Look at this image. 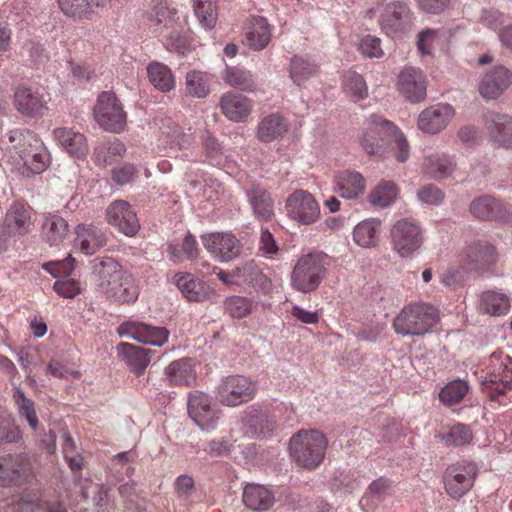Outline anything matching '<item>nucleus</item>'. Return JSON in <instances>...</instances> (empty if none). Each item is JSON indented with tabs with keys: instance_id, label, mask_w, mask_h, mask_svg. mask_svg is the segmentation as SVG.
Instances as JSON below:
<instances>
[{
	"instance_id": "obj_1",
	"label": "nucleus",
	"mask_w": 512,
	"mask_h": 512,
	"mask_svg": "<svg viewBox=\"0 0 512 512\" xmlns=\"http://www.w3.org/2000/svg\"><path fill=\"white\" fill-rule=\"evenodd\" d=\"M92 275L101 291L118 303H132L138 298V288L131 276L111 257L96 258L92 262Z\"/></svg>"
},
{
	"instance_id": "obj_2",
	"label": "nucleus",
	"mask_w": 512,
	"mask_h": 512,
	"mask_svg": "<svg viewBox=\"0 0 512 512\" xmlns=\"http://www.w3.org/2000/svg\"><path fill=\"white\" fill-rule=\"evenodd\" d=\"M328 441L317 430H300L289 440V454L297 466L312 471L323 462Z\"/></svg>"
},
{
	"instance_id": "obj_3",
	"label": "nucleus",
	"mask_w": 512,
	"mask_h": 512,
	"mask_svg": "<svg viewBox=\"0 0 512 512\" xmlns=\"http://www.w3.org/2000/svg\"><path fill=\"white\" fill-rule=\"evenodd\" d=\"M384 131L385 137H393L395 148L398 150L396 158L405 162L409 157V145L398 127L380 115L372 114L367 120V127L360 137V144L369 155H377L383 149V143L378 138L379 129Z\"/></svg>"
},
{
	"instance_id": "obj_4",
	"label": "nucleus",
	"mask_w": 512,
	"mask_h": 512,
	"mask_svg": "<svg viewBox=\"0 0 512 512\" xmlns=\"http://www.w3.org/2000/svg\"><path fill=\"white\" fill-rule=\"evenodd\" d=\"M437 308L427 303H413L404 307L393 320L397 334L406 336H423L438 322Z\"/></svg>"
},
{
	"instance_id": "obj_5",
	"label": "nucleus",
	"mask_w": 512,
	"mask_h": 512,
	"mask_svg": "<svg viewBox=\"0 0 512 512\" xmlns=\"http://www.w3.org/2000/svg\"><path fill=\"white\" fill-rule=\"evenodd\" d=\"M326 274L323 257L319 254L302 256L291 274V285L302 293H310L318 288Z\"/></svg>"
},
{
	"instance_id": "obj_6",
	"label": "nucleus",
	"mask_w": 512,
	"mask_h": 512,
	"mask_svg": "<svg viewBox=\"0 0 512 512\" xmlns=\"http://www.w3.org/2000/svg\"><path fill=\"white\" fill-rule=\"evenodd\" d=\"M201 391L189 393L187 408L189 417L202 429L214 430L221 418V404Z\"/></svg>"
},
{
	"instance_id": "obj_7",
	"label": "nucleus",
	"mask_w": 512,
	"mask_h": 512,
	"mask_svg": "<svg viewBox=\"0 0 512 512\" xmlns=\"http://www.w3.org/2000/svg\"><path fill=\"white\" fill-rule=\"evenodd\" d=\"M390 238L393 250L401 257H409L422 246L423 229L414 219H400L392 226Z\"/></svg>"
},
{
	"instance_id": "obj_8",
	"label": "nucleus",
	"mask_w": 512,
	"mask_h": 512,
	"mask_svg": "<svg viewBox=\"0 0 512 512\" xmlns=\"http://www.w3.org/2000/svg\"><path fill=\"white\" fill-rule=\"evenodd\" d=\"M94 116L97 123L109 132L119 133L126 126V113L112 92L104 91L98 96Z\"/></svg>"
},
{
	"instance_id": "obj_9",
	"label": "nucleus",
	"mask_w": 512,
	"mask_h": 512,
	"mask_svg": "<svg viewBox=\"0 0 512 512\" xmlns=\"http://www.w3.org/2000/svg\"><path fill=\"white\" fill-rule=\"evenodd\" d=\"M478 467L471 461H460L447 467L444 472V484L448 495L460 499L474 485Z\"/></svg>"
},
{
	"instance_id": "obj_10",
	"label": "nucleus",
	"mask_w": 512,
	"mask_h": 512,
	"mask_svg": "<svg viewBox=\"0 0 512 512\" xmlns=\"http://www.w3.org/2000/svg\"><path fill=\"white\" fill-rule=\"evenodd\" d=\"M287 215L303 225L317 221L320 208L315 198L305 190H296L286 200Z\"/></svg>"
},
{
	"instance_id": "obj_11",
	"label": "nucleus",
	"mask_w": 512,
	"mask_h": 512,
	"mask_svg": "<svg viewBox=\"0 0 512 512\" xmlns=\"http://www.w3.org/2000/svg\"><path fill=\"white\" fill-rule=\"evenodd\" d=\"M382 31L388 36L405 33L412 25V11L403 1L388 3L379 20Z\"/></svg>"
},
{
	"instance_id": "obj_12",
	"label": "nucleus",
	"mask_w": 512,
	"mask_h": 512,
	"mask_svg": "<svg viewBox=\"0 0 512 512\" xmlns=\"http://www.w3.org/2000/svg\"><path fill=\"white\" fill-rule=\"evenodd\" d=\"M469 211L479 220L512 224V205L504 204L493 196L475 198L470 203Z\"/></svg>"
},
{
	"instance_id": "obj_13",
	"label": "nucleus",
	"mask_w": 512,
	"mask_h": 512,
	"mask_svg": "<svg viewBox=\"0 0 512 512\" xmlns=\"http://www.w3.org/2000/svg\"><path fill=\"white\" fill-rule=\"evenodd\" d=\"M106 217L109 224L118 228L126 236H135L140 229L136 212L127 201L112 202L106 210Z\"/></svg>"
},
{
	"instance_id": "obj_14",
	"label": "nucleus",
	"mask_w": 512,
	"mask_h": 512,
	"mask_svg": "<svg viewBox=\"0 0 512 512\" xmlns=\"http://www.w3.org/2000/svg\"><path fill=\"white\" fill-rule=\"evenodd\" d=\"M398 89L400 93L411 103H419L426 98V77L424 73L415 67H405L398 76Z\"/></svg>"
},
{
	"instance_id": "obj_15",
	"label": "nucleus",
	"mask_w": 512,
	"mask_h": 512,
	"mask_svg": "<svg viewBox=\"0 0 512 512\" xmlns=\"http://www.w3.org/2000/svg\"><path fill=\"white\" fill-rule=\"evenodd\" d=\"M241 421L245 432L252 436L266 437L276 429L275 417L258 405L247 407Z\"/></svg>"
},
{
	"instance_id": "obj_16",
	"label": "nucleus",
	"mask_w": 512,
	"mask_h": 512,
	"mask_svg": "<svg viewBox=\"0 0 512 512\" xmlns=\"http://www.w3.org/2000/svg\"><path fill=\"white\" fill-rule=\"evenodd\" d=\"M505 359L507 362L501 361L499 367L482 380L483 390L492 401L512 388V360L509 356Z\"/></svg>"
},
{
	"instance_id": "obj_17",
	"label": "nucleus",
	"mask_w": 512,
	"mask_h": 512,
	"mask_svg": "<svg viewBox=\"0 0 512 512\" xmlns=\"http://www.w3.org/2000/svg\"><path fill=\"white\" fill-rule=\"evenodd\" d=\"M454 109L449 104H437L424 109L418 116V128L428 134L442 131L452 119Z\"/></svg>"
},
{
	"instance_id": "obj_18",
	"label": "nucleus",
	"mask_w": 512,
	"mask_h": 512,
	"mask_svg": "<svg viewBox=\"0 0 512 512\" xmlns=\"http://www.w3.org/2000/svg\"><path fill=\"white\" fill-rule=\"evenodd\" d=\"M485 125L490 141L496 147L512 149V117L507 114L489 113Z\"/></svg>"
},
{
	"instance_id": "obj_19",
	"label": "nucleus",
	"mask_w": 512,
	"mask_h": 512,
	"mask_svg": "<svg viewBox=\"0 0 512 512\" xmlns=\"http://www.w3.org/2000/svg\"><path fill=\"white\" fill-rule=\"evenodd\" d=\"M120 335L130 336L137 342L151 346H163L168 341L169 331L163 327H153L143 323H129L121 325Z\"/></svg>"
},
{
	"instance_id": "obj_20",
	"label": "nucleus",
	"mask_w": 512,
	"mask_h": 512,
	"mask_svg": "<svg viewBox=\"0 0 512 512\" xmlns=\"http://www.w3.org/2000/svg\"><path fill=\"white\" fill-rule=\"evenodd\" d=\"M512 83V73L499 65L489 70L482 78L479 92L486 99H496L508 89Z\"/></svg>"
},
{
	"instance_id": "obj_21",
	"label": "nucleus",
	"mask_w": 512,
	"mask_h": 512,
	"mask_svg": "<svg viewBox=\"0 0 512 512\" xmlns=\"http://www.w3.org/2000/svg\"><path fill=\"white\" fill-rule=\"evenodd\" d=\"M267 283L268 278L253 260L243 262L231 270H226V285L265 286Z\"/></svg>"
},
{
	"instance_id": "obj_22",
	"label": "nucleus",
	"mask_w": 512,
	"mask_h": 512,
	"mask_svg": "<svg viewBox=\"0 0 512 512\" xmlns=\"http://www.w3.org/2000/svg\"><path fill=\"white\" fill-rule=\"evenodd\" d=\"M256 385L244 376L226 377V406H238L252 400Z\"/></svg>"
},
{
	"instance_id": "obj_23",
	"label": "nucleus",
	"mask_w": 512,
	"mask_h": 512,
	"mask_svg": "<svg viewBox=\"0 0 512 512\" xmlns=\"http://www.w3.org/2000/svg\"><path fill=\"white\" fill-rule=\"evenodd\" d=\"M14 103L18 112L28 117H40L47 110L46 101L38 93L25 86L14 92Z\"/></svg>"
},
{
	"instance_id": "obj_24",
	"label": "nucleus",
	"mask_w": 512,
	"mask_h": 512,
	"mask_svg": "<svg viewBox=\"0 0 512 512\" xmlns=\"http://www.w3.org/2000/svg\"><path fill=\"white\" fill-rule=\"evenodd\" d=\"M246 196L254 216L259 221H269L272 219L274 215V201L267 189L258 183H252L246 189Z\"/></svg>"
},
{
	"instance_id": "obj_25",
	"label": "nucleus",
	"mask_w": 512,
	"mask_h": 512,
	"mask_svg": "<svg viewBox=\"0 0 512 512\" xmlns=\"http://www.w3.org/2000/svg\"><path fill=\"white\" fill-rule=\"evenodd\" d=\"M117 353L132 372L141 374L151 362V349L121 342L117 345Z\"/></svg>"
},
{
	"instance_id": "obj_26",
	"label": "nucleus",
	"mask_w": 512,
	"mask_h": 512,
	"mask_svg": "<svg viewBox=\"0 0 512 512\" xmlns=\"http://www.w3.org/2000/svg\"><path fill=\"white\" fill-rule=\"evenodd\" d=\"M334 190L346 199L357 198L365 190V179L355 170H344L334 179Z\"/></svg>"
},
{
	"instance_id": "obj_27",
	"label": "nucleus",
	"mask_w": 512,
	"mask_h": 512,
	"mask_svg": "<svg viewBox=\"0 0 512 512\" xmlns=\"http://www.w3.org/2000/svg\"><path fill=\"white\" fill-rule=\"evenodd\" d=\"M496 260V249L489 243L477 242L467 249V266L470 270L486 271Z\"/></svg>"
},
{
	"instance_id": "obj_28",
	"label": "nucleus",
	"mask_w": 512,
	"mask_h": 512,
	"mask_svg": "<svg viewBox=\"0 0 512 512\" xmlns=\"http://www.w3.org/2000/svg\"><path fill=\"white\" fill-rule=\"evenodd\" d=\"M245 506L253 511H267L275 503L272 491L260 484H247L242 495Z\"/></svg>"
},
{
	"instance_id": "obj_29",
	"label": "nucleus",
	"mask_w": 512,
	"mask_h": 512,
	"mask_svg": "<svg viewBox=\"0 0 512 512\" xmlns=\"http://www.w3.org/2000/svg\"><path fill=\"white\" fill-rule=\"evenodd\" d=\"M5 230L8 236H23L30 232L31 215L22 204L12 205L5 216Z\"/></svg>"
},
{
	"instance_id": "obj_30",
	"label": "nucleus",
	"mask_w": 512,
	"mask_h": 512,
	"mask_svg": "<svg viewBox=\"0 0 512 512\" xmlns=\"http://www.w3.org/2000/svg\"><path fill=\"white\" fill-rule=\"evenodd\" d=\"M271 40L270 26L261 16H252L243 43L254 51L266 48Z\"/></svg>"
},
{
	"instance_id": "obj_31",
	"label": "nucleus",
	"mask_w": 512,
	"mask_h": 512,
	"mask_svg": "<svg viewBox=\"0 0 512 512\" xmlns=\"http://www.w3.org/2000/svg\"><path fill=\"white\" fill-rule=\"evenodd\" d=\"M69 225L66 219L55 213L43 215L42 235L50 246L61 244L67 237Z\"/></svg>"
},
{
	"instance_id": "obj_32",
	"label": "nucleus",
	"mask_w": 512,
	"mask_h": 512,
	"mask_svg": "<svg viewBox=\"0 0 512 512\" xmlns=\"http://www.w3.org/2000/svg\"><path fill=\"white\" fill-rule=\"evenodd\" d=\"M126 152V147L117 138L100 142L94 149L95 162L98 166L106 167L120 160Z\"/></svg>"
},
{
	"instance_id": "obj_33",
	"label": "nucleus",
	"mask_w": 512,
	"mask_h": 512,
	"mask_svg": "<svg viewBox=\"0 0 512 512\" xmlns=\"http://www.w3.org/2000/svg\"><path fill=\"white\" fill-rule=\"evenodd\" d=\"M80 249L86 255L96 253L106 245L107 239L101 229L94 226L78 225L76 228Z\"/></svg>"
},
{
	"instance_id": "obj_34",
	"label": "nucleus",
	"mask_w": 512,
	"mask_h": 512,
	"mask_svg": "<svg viewBox=\"0 0 512 512\" xmlns=\"http://www.w3.org/2000/svg\"><path fill=\"white\" fill-rule=\"evenodd\" d=\"M54 135L69 154L78 158L86 156L88 146L83 134L68 128H57L54 130Z\"/></svg>"
},
{
	"instance_id": "obj_35",
	"label": "nucleus",
	"mask_w": 512,
	"mask_h": 512,
	"mask_svg": "<svg viewBox=\"0 0 512 512\" xmlns=\"http://www.w3.org/2000/svg\"><path fill=\"white\" fill-rule=\"evenodd\" d=\"M381 221L377 218H369L358 223L353 230L355 243L363 248H372L379 242Z\"/></svg>"
},
{
	"instance_id": "obj_36",
	"label": "nucleus",
	"mask_w": 512,
	"mask_h": 512,
	"mask_svg": "<svg viewBox=\"0 0 512 512\" xmlns=\"http://www.w3.org/2000/svg\"><path fill=\"white\" fill-rule=\"evenodd\" d=\"M425 171L434 179H443L450 176L455 168L456 162L453 157L444 153H434L426 157L424 161Z\"/></svg>"
},
{
	"instance_id": "obj_37",
	"label": "nucleus",
	"mask_w": 512,
	"mask_h": 512,
	"mask_svg": "<svg viewBox=\"0 0 512 512\" xmlns=\"http://www.w3.org/2000/svg\"><path fill=\"white\" fill-rule=\"evenodd\" d=\"M286 131L287 124L284 118L279 114H270L260 121L257 137L267 143L282 137Z\"/></svg>"
},
{
	"instance_id": "obj_38",
	"label": "nucleus",
	"mask_w": 512,
	"mask_h": 512,
	"mask_svg": "<svg viewBox=\"0 0 512 512\" xmlns=\"http://www.w3.org/2000/svg\"><path fill=\"white\" fill-rule=\"evenodd\" d=\"M27 468V457L21 454L0 458V485L6 486Z\"/></svg>"
},
{
	"instance_id": "obj_39",
	"label": "nucleus",
	"mask_w": 512,
	"mask_h": 512,
	"mask_svg": "<svg viewBox=\"0 0 512 512\" xmlns=\"http://www.w3.org/2000/svg\"><path fill=\"white\" fill-rule=\"evenodd\" d=\"M252 110L250 99L242 94H226V118L234 122H245Z\"/></svg>"
},
{
	"instance_id": "obj_40",
	"label": "nucleus",
	"mask_w": 512,
	"mask_h": 512,
	"mask_svg": "<svg viewBox=\"0 0 512 512\" xmlns=\"http://www.w3.org/2000/svg\"><path fill=\"white\" fill-rule=\"evenodd\" d=\"M317 72V64L308 57L295 55L291 58L289 76L296 85H302Z\"/></svg>"
},
{
	"instance_id": "obj_41",
	"label": "nucleus",
	"mask_w": 512,
	"mask_h": 512,
	"mask_svg": "<svg viewBox=\"0 0 512 512\" xmlns=\"http://www.w3.org/2000/svg\"><path fill=\"white\" fill-rule=\"evenodd\" d=\"M166 376L172 385H191L195 381V371L190 359L172 362L166 368Z\"/></svg>"
},
{
	"instance_id": "obj_42",
	"label": "nucleus",
	"mask_w": 512,
	"mask_h": 512,
	"mask_svg": "<svg viewBox=\"0 0 512 512\" xmlns=\"http://www.w3.org/2000/svg\"><path fill=\"white\" fill-rule=\"evenodd\" d=\"M149 81L161 92H169L175 87L171 69L162 63L152 62L147 67Z\"/></svg>"
},
{
	"instance_id": "obj_43",
	"label": "nucleus",
	"mask_w": 512,
	"mask_h": 512,
	"mask_svg": "<svg viewBox=\"0 0 512 512\" xmlns=\"http://www.w3.org/2000/svg\"><path fill=\"white\" fill-rule=\"evenodd\" d=\"M509 299L505 294L485 291L481 295L480 310L483 313L499 316L509 310Z\"/></svg>"
},
{
	"instance_id": "obj_44",
	"label": "nucleus",
	"mask_w": 512,
	"mask_h": 512,
	"mask_svg": "<svg viewBox=\"0 0 512 512\" xmlns=\"http://www.w3.org/2000/svg\"><path fill=\"white\" fill-rule=\"evenodd\" d=\"M110 0H58L60 9L68 16L82 17L91 12L94 8L105 5Z\"/></svg>"
},
{
	"instance_id": "obj_45",
	"label": "nucleus",
	"mask_w": 512,
	"mask_h": 512,
	"mask_svg": "<svg viewBox=\"0 0 512 512\" xmlns=\"http://www.w3.org/2000/svg\"><path fill=\"white\" fill-rule=\"evenodd\" d=\"M226 84L242 91H253L255 87L252 73L238 66H226Z\"/></svg>"
},
{
	"instance_id": "obj_46",
	"label": "nucleus",
	"mask_w": 512,
	"mask_h": 512,
	"mask_svg": "<svg viewBox=\"0 0 512 512\" xmlns=\"http://www.w3.org/2000/svg\"><path fill=\"white\" fill-rule=\"evenodd\" d=\"M14 401L17 405L19 415L25 418L29 426L36 430L39 424V420L36 414L34 402L27 398L24 391L21 388H15Z\"/></svg>"
},
{
	"instance_id": "obj_47",
	"label": "nucleus",
	"mask_w": 512,
	"mask_h": 512,
	"mask_svg": "<svg viewBox=\"0 0 512 512\" xmlns=\"http://www.w3.org/2000/svg\"><path fill=\"white\" fill-rule=\"evenodd\" d=\"M469 390L468 383L463 380H454L443 387L439 393L440 400L447 406L459 403Z\"/></svg>"
},
{
	"instance_id": "obj_48",
	"label": "nucleus",
	"mask_w": 512,
	"mask_h": 512,
	"mask_svg": "<svg viewBox=\"0 0 512 512\" xmlns=\"http://www.w3.org/2000/svg\"><path fill=\"white\" fill-rule=\"evenodd\" d=\"M438 437L447 445L462 446L471 442L473 434L468 425L457 423L447 433L440 434Z\"/></svg>"
},
{
	"instance_id": "obj_49",
	"label": "nucleus",
	"mask_w": 512,
	"mask_h": 512,
	"mask_svg": "<svg viewBox=\"0 0 512 512\" xmlns=\"http://www.w3.org/2000/svg\"><path fill=\"white\" fill-rule=\"evenodd\" d=\"M196 17L205 28L214 27L217 20V12L214 0H193Z\"/></svg>"
},
{
	"instance_id": "obj_50",
	"label": "nucleus",
	"mask_w": 512,
	"mask_h": 512,
	"mask_svg": "<svg viewBox=\"0 0 512 512\" xmlns=\"http://www.w3.org/2000/svg\"><path fill=\"white\" fill-rule=\"evenodd\" d=\"M186 93L196 98H205L209 94V86L202 72L190 71L185 77Z\"/></svg>"
},
{
	"instance_id": "obj_51",
	"label": "nucleus",
	"mask_w": 512,
	"mask_h": 512,
	"mask_svg": "<svg viewBox=\"0 0 512 512\" xmlns=\"http://www.w3.org/2000/svg\"><path fill=\"white\" fill-rule=\"evenodd\" d=\"M397 195V189L392 182H383L379 184L369 194V201L372 205L386 207L390 205Z\"/></svg>"
},
{
	"instance_id": "obj_52",
	"label": "nucleus",
	"mask_w": 512,
	"mask_h": 512,
	"mask_svg": "<svg viewBox=\"0 0 512 512\" xmlns=\"http://www.w3.org/2000/svg\"><path fill=\"white\" fill-rule=\"evenodd\" d=\"M203 246L218 262H224V235L221 232L206 233L201 236Z\"/></svg>"
},
{
	"instance_id": "obj_53",
	"label": "nucleus",
	"mask_w": 512,
	"mask_h": 512,
	"mask_svg": "<svg viewBox=\"0 0 512 512\" xmlns=\"http://www.w3.org/2000/svg\"><path fill=\"white\" fill-rule=\"evenodd\" d=\"M21 438V430L9 416L0 415V446L4 443H15Z\"/></svg>"
},
{
	"instance_id": "obj_54",
	"label": "nucleus",
	"mask_w": 512,
	"mask_h": 512,
	"mask_svg": "<svg viewBox=\"0 0 512 512\" xmlns=\"http://www.w3.org/2000/svg\"><path fill=\"white\" fill-rule=\"evenodd\" d=\"M176 284L189 301H201L203 299L204 295L200 292V283L190 278V275L179 276Z\"/></svg>"
},
{
	"instance_id": "obj_55",
	"label": "nucleus",
	"mask_w": 512,
	"mask_h": 512,
	"mask_svg": "<svg viewBox=\"0 0 512 512\" xmlns=\"http://www.w3.org/2000/svg\"><path fill=\"white\" fill-rule=\"evenodd\" d=\"M175 14V10L170 8L167 2H160L153 7L150 13V20L154 26L163 25L166 27L174 21Z\"/></svg>"
},
{
	"instance_id": "obj_56",
	"label": "nucleus",
	"mask_w": 512,
	"mask_h": 512,
	"mask_svg": "<svg viewBox=\"0 0 512 512\" xmlns=\"http://www.w3.org/2000/svg\"><path fill=\"white\" fill-rule=\"evenodd\" d=\"M226 311H228L233 318H243L251 312V303L245 297H229L226 298Z\"/></svg>"
},
{
	"instance_id": "obj_57",
	"label": "nucleus",
	"mask_w": 512,
	"mask_h": 512,
	"mask_svg": "<svg viewBox=\"0 0 512 512\" xmlns=\"http://www.w3.org/2000/svg\"><path fill=\"white\" fill-rule=\"evenodd\" d=\"M345 85L357 100L365 98L368 94L364 78L356 72H349L346 75Z\"/></svg>"
},
{
	"instance_id": "obj_58",
	"label": "nucleus",
	"mask_w": 512,
	"mask_h": 512,
	"mask_svg": "<svg viewBox=\"0 0 512 512\" xmlns=\"http://www.w3.org/2000/svg\"><path fill=\"white\" fill-rule=\"evenodd\" d=\"M74 259L68 255L64 260L57 262H48L43 265V268L48 271L53 277H67L73 269Z\"/></svg>"
},
{
	"instance_id": "obj_59",
	"label": "nucleus",
	"mask_w": 512,
	"mask_h": 512,
	"mask_svg": "<svg viewBox=\"0 0 512 512\" xmlns=\"http://www.w3.org/2000/svg\"><path fill=\"white\" fill-rule=\"evenodd\" d=\"M420 201L429 205L440 204L444 199V193L434 184H428L417 192Z\"/></svg>"
},
{
	"instance_id": "obj_60",
	"label": "nucleus",
	"mask_w": 512,
	"mask_h": 512,
	"mask_svg": "<svg viewBox=\"0 0 512 512\" xmlns=\"http://www.w3.org/2000/svg\"><path fill=\"white\" fill-rule=\"evenodd\" d=\"M380 43L381 40L379 38L367 35L362 38L359 50L366 57H380L383 54Z\"/></svg>"
},
{
	"instance_id": "obj_61",
	"label": "nucleus",
	"mask_w": 512,
	"mask_h": 512,
	"mask_svg": "<svg viewBox=\"0 0 512 512\" xmlns=\"http://www.w3.org/2000/svg\"><path fill=\"white\" fill-rule=\"evenodd\" d=\"M53 289L63 298H74L80 292L79 284L74 279L57 280Z\"/></svg>"
},
{
	"instance_id": "obj_62",
	"label": "nucleus",
	"mask_w": 512,
	"mask_h": 512,
	"mask_svg": "<svg viewBox=\"0 0 512 512\" xmlns=\"http://www.w3.org/2000/svg\"><path fill=\"white\" fill-rule=\"evenodd\" d=\"M138 175L136 167L132 164H124L112 171L113 180L119 185H125L133 181Z\"/></svg>"
},
{
	"instance_id": "obj_63",
	"label": "nucleus",
	"mask_w": 512,
	"mask_h": 512,
	"mask_svg": "<svg viewBox=\"0 0 512 512\" xmlns=\"http://www.w3.org/2000/svg\"><path fill=\"white\" fill-rule=\"evenodd\" d=\"M49 161L50 156L45 149L34 153L31 159H24L25 165H27L28 168L36 174L43 172L48 167Z\"/></svg>"
},
{
	"instance_id": "obj_64",
	"label": "nucleus",
	"mask_w": 512,
	"mask_h": 512,
	"mask_svg": "<svg viewBox=\"0 0 512 512\" xmlns=\"http://www.w3.org/2000/svg\"><path fill=\"white\" fill-rule=\"evenodd\" d=\"M244 250L242 241L231 233H226V262L239 257Z\"/></svg>"
}]
</instances>
